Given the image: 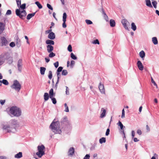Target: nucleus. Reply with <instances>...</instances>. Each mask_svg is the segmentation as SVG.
I'll return each mask as SVG.
<instances>
[{
	"label": "nucleus",
	"instance_id": "0e129e2a",
	"mask_svg": "<svg viewBox=\"0 0 159 159\" xmlns=\"http://www.w3.org/2000/svg\"><path fill=\"white\" fill-rule=\"evenodd\" d=\"M5 100H0V102L1 104L2 105H3L5 103Z\"/></svg>",
	"mask_w": 159,
	"mask_h": 159
},
{
	"label": "nucleus",
	"instance_id": "49530a36",
	"mask_svg": "<svg viewBox=\"0 0 159 159\" xmlns=\"http://www.w3.org/2000/svg\"><path fill=\"white\" fill-rule=\"evenodd\" d=\"M67 50L70 52H71L72 51V46L70 44L68 45L67 48Z\"/></svg>",
	"mask_w": 159,
	"mask_h": 159
},
{
	"label": "nucleus",
	"instance_id": "9b49d317",
	"mask_svg": "<svg viewBox=\"0 0 159 159\" xmlns=\"http://www.w3.org/2000/svg\"><path fill=\"white\" fill-rule=\"evenodd\" d=\"M98 88L100 91V92L102 93H105V90L104 86L103 84H102V83L100 82L99 83Z\"/></svg>",
	"mask_w": 159,
	"mask_h": 159
},
{
	"label": "nucleus",
	"instance_id": "5fc2aeb1",
	"mask_svg": "<svg viewBox=\"0 0 159 159\" xmlns=\"http://www.w3.org/2000/svg\"><path fill=\"white\" fill-rule=\"evenodd\" d=\"M10 46L11 47H14L15 46V44L14 42H11L10 43Z\"/></svg>",
	"mask_w": 159,
	"mask_h": 159
},
{
	"label": "nucleus",
	"instance_id": "6e6552de",
	"mask_svg": "<svg viewBox=\"0 0 159 159\" xmlns=\"http://www.w3.org/2000/svg\"><path fill=\"white\" fill-rule=\"evenodd\" d=\"M1 46H6L8 45V42L4 37H2L1 38Z\"/></svg>",
	"mask_w": 159,
	"mask_h": 159
},
{
	"label": "nucleus",
	"instance_id": "4be33fe9",
	"mask_svg": "<svg viewBox=\"0 0 159 159\" xmlns=\"http://www.w3.org/2000/svg\"><path fill=\"white\" fill-rule=\"evenodd\" d=\"M5 24L2 22H0V33H2L5 29Z\"/></svg>",
	"mask_w": 159,
	"mask_h": 159
},
{
	"label": "nucleus",
	"instance_id": "a211bd4d",
	"mask_svg": "<svg viewBox=\"0 0 159 159\" xmlns=\"http://www.w3.org/2000/svg\"><path fill=\"white\" fill-rule=\"evenodd\" d=\"M101 111L102 112L100 115V117L102 118L105 116L106 115V110L103 108H102L101 109Z\"/></svg>",
	"mask_w": 159,
	"mask_h": 159
},
{
	"label": "nucleus",
	"instance_id": "ea45409f",
	"mask_svg": "<svg viewBox=\"0 0 159 159\" xmlns=\"http://www.w3.org/2000/svg\"><path fill=\"white\" fill-rule=\"evenodd\" d=\"M63 69V68L62 67V66L59 67L58 68L56 72L60 73V72H61V71H62Z\"/></svg>",
	"mask_w": 159,
	"mask_h": 159
},
{
	"label": "nucleus",
	"instance_id": "473e14b6",
	"mask_svg": "<svg viewBox=\"0 0 159 159\" xmlns=\"http://www.w3.org/2000/svg\"><path fill=\"white\" fill-rule=\"evenodd\" d=\"M35 3L37 5L39 9H41L42 8V6L39 2L36 1L35 2Z\"/></svg>",
	"mask_w": 159,
	"mask_h": 159
},
{
	"label": "nucleus",
	"instance_id": "774afa93",
	"mask_svg": "<svg viewBox=\"0 0 159 159\" xmlns=\"http://www.w3.org/2000/svg\"><path fill=\"white\" fill-rule=\"evenodd\" d=\"M45 61L47 63L48 62L50 61V59L48 57H45Z\"/></svg>",
	"mask_w": 159,
	"mask_h": 159
},
{
	"label": "nucleus",
	"instance_id": "2f4dec72",
	"mask_svg": "<svg viewBox=\"0 0 159 159\" xmlns=\"http://www.w3.org/2000/svg\"><path fill=\"white\" fill-rule=\"evenodd\" d=\"M99 143L102 144L103 143H105L106 142V139L105 138L102 137L99 140Z\"/></svg>",
	"mask_w": 159,
	"mask_h": 159
},
{
	"label": "nucleus",
	"instance_id": "6ab92c4d",
	"mask_svg": "<svg viewBox=\"0 0 159 159\" xmlns=\"http://www.w3.org/2000/svg\"><path fill=\"white\" fill-rule=\"evenodd\" d=\"M75 153V148L73 147L70 148L68 152V155H73Z\"/></svg>",
	"mask_w": 159,
	"mask_h": 159
},
{
	"label": "nucleus",
	"instance_id": "2eb2a0df",
	"mask_svg": "<svg viewBox=\"0 0 159 159\" xmlns=\"http://www.w3.org/2000/svg\"><path fill=\"white\" fill-rule=\"evenodd\" d=\"M102 15L104 17L105 20L107 21H108V18L106 12H105L104 9L102 8Z\"/></svg>",
	"mask_w": 159,
	"mask_h": 159
},
{
	"label": "nucleus",
	"instance_id": "4d7b16f0",
	"mask_svg": "<svg viewBox=\"0 0 159 159\" xmlns=\"http://www.w3.org/2000/svg\"><path fill=\"white\" fill-rule=\"evenodd\" d=\"M11 14V10H7L6 13V15H10Z\"/></svg>",
	"mask_w": 159,
	"mask_h": 159
},
{
	"label": "nucleus",
	"instance_id": "a19ab883",
	"mask_svg": "<svg viewBox=\"0 0 159 159\" xmlns=\"http://www.w3.org/2000/svg\"><path fill=\"white\" fill-rule=\"evenodd\" d=\"M68 74L67 71L66 70H63L62 71V75H66Z\"/></svg>",
	"mask_w": 159,
	"mask_h": 159
},
{
	"label": "nucleus",
	"instance_id": "423d86ee",
	"mask_svg": "<svg viewBox=\"0 0 159 159\" xmlns=\"http://www.w3.org/2000/svg\"><path fill=\"white\" fill-rule=\"evenodd\" d=\"M11 87L17 92H19L21 88V85L18 81L15 80L14 81L13 84L11 86Z\"/></svg>",
	"mask_w": 159,
	"mask_h": 159
},
{
	"label": "nucleus",
	"instance_id": "37998d69",
	"mask_svg": "<svg viewBox=\"0 0 159 159\" xmlns=\"http://www.w3.org/2000/svg\"><path fill=\"white\" fill-rule=\"evenodd\" d=\"M65 107V111L66 112H68L69 111V109L66 103H65L64 104Z\"/></svg>",
	"mask_w": 159,
	"mask_h": 159
},
{
	"label": "nucleus",
	"instance_id": "f257e3e1",
	"mask_svg": "<svg viewBox=\"0 0 159 159\" xmlns=\"http://www.w3.org/2000/svg\"><path fill=\"white\" fill-rule=\"evenodd\" d=\"M49 128L55 134H60L62 131L68 134L71 129L69 121L66 116L61 119L60 123L58 120L54 119L51 123Z\"/></svg>",
	"mask_w": 159,
	"mask_h": 159
},
{
	"label": "nucleus",
	"instance_id": "f8f14e48",
	"mask_svg": "<svg viewBox=\"0 0 159 159\" xmlns=\"http://www.w3.org/2000/svg\"><path fill=\"white\" fill-rule=\"evenodd\" d=\"M6 54H7L8 57L6 59V60L8 61V63L9 64H11L13 62L12 57L10 56L9 53L8 52H6Z\"/></svg>",
	"mask_w": 159,
	"mask_h": 159
},
{
	"label": "nucleus",
	"instance_id": "79ce46f5",
	"mask_svg": "<svg viewBox=\"0 0 159 159\" xmlns=\"http://www.w3.org/2000/svg\"><path fill=\"white\" fill-rule=\"evenodd\" d=\"M92 43L93 44H99V42L98 41V39H96L94 40L92 42Z\"/></svg>",
	"mask_w": 159,
	"mask_h": 159
},
{
	"label": "nucleus",
	"instance_id": "13d9d810",
	"mask_svg": "<svg viewBox=\"0 0 159 159\" xmlns=\"http://www.w3.org/2000/svg\"><path fill=\"white\" fill-rule=\"evenodd\" d=\"M110 131V129L109 128H107V129L105 134L106 136H108L109 135Z\"/></svg>",
	"mask_w": 159,
	"mask_h": 159
},
{
	"label": "nucleus",
	"instance_id": "f704fd0d",
	"mask_svg": "<svg viewBox=\"0 0 159 159\" xmlns=\"http://www.w3.org/2000/svg\"><path fill=\"white\" fill-rule=\"evenodd\" d=\"M16 46L18 48L20 47L21 46V43L20 39L18 38L16 39Z\"/></svg>",
	"mask_w": 159,
	"mask_h": 159
},
{
	"label": "nucleus",
	"instance_id": "8fccbe9b",
	"mask_svg": "<svg viewBox=\"0 0 159 159\" xmlns=\"http://www.w3.org/2000/svg\"><path fill=\"white\" fill-rule=\"evenodd\" d=\"M47 7L49 9H50L51 10H53V7H52L51 6V5L50 4L48 3H47Z\"/></svg>",
	"mask_w": 159,
	"mask_h": 159
},
{
	"label": "nucleus",
	"instance_id": "4468645a",
	"mask_svg": "<svg viewBox=\"0 0 159 159\" xmlns=\"http://www.w3.org/2000/svg\"><path fill=\"white\" fill-rule=\"evenodd\" d=\"M129 23V22L127 21V20L125 19H124L122 20L121 23H122L124 27L127 30H129V28L127 27V23Z\"/></svg>",
	"mask_w": 159,
	"mask_h": 159
},
{
	"label": "nucleus",
	"instance_id": "338daca9",
	"mask_svg": "<svg viewBox=\"0 0 159 159\" xmlns=\"http://www.w3.org/2000/svg\"><path fill=\"white\" fill-rule=\"evenodd\" d=\"M135 136V132L134 130H132V138H134V137Z\"/></svg>",
	"mask_w": 159,
	"mask_h": 159
},
{
	"label": "nucleus",
	"instance_id": "e433bc0d",
	"mask_svg": "<svg viewBox=\"0 0 159 159\" xmlns=\"http://www.w3.org/2000/svg\"><path fill=\"white\" fill-rule=\"evenodd\" d=\"M49 53H50L48 55V57H49L52 58L55 56L56 55L55 54L52 52Z\"/></svg>",
	"mask_w": 159,
	"mask_h": 159
},
{
	"label": "nucleus",
	"instance_id": "dca6fc26",
	"mask_svg": "<svg viewBox=\"0 0 159 159\" xmlns=\"http://www.w3.org/2000/svg\"><path fill=\"white\" fill-rule=\"evenodd\" d=\"M48 38L51 40H53L55 38V35L53 32H51L49 34Z\"/></svg>",
	"mask_w": 159,
	"mask_h": 159
},
{
	"label": "nucleus",
	"instance_id": "bf43d9fd",
	"mask_svg": "<svg viewBox=\"0 0 159 159\" xmlns=\"http://www.w3.org/2000/svg\"><path fill=\"white\" fill-rule=\"evenodd\" d=\"M75 61H74L73 60H72L71 61V63H70V66H71V67L72 68L73 67V66L75 65Z\"/></svg>",
	"mask_w": 159,
	"mask_h": 159
},
{
	"label": "nucleus",
	"instance_id": "f03ea898",
	"mask_svg": "<svg viewBox=\"0 0 159 159\" xmlns=\"http://www.w3.org/2000/svg\"><path fill=\"white\" fill-rule=\"evenodd\" d=\"M26 4L24 3L17 6L19 8L16 9L15 11L16 15L22 20L25 19L27 15L26 12L25 10L26 8Z\"/></svg>",
	"mask_w": 159,
	"mask_h": 159
},
{
	"label": "nucleus",
	"instance_id": "39448f33",
	"mask_svg": "<svg viewBox=\"0 0 159 159\" xmlns=\"http://www.w3.org/2000/svg\"><path fill=\"white\" fill-rule=\"evenodd\" d=\"M38 152L36 153V154L38 156L39 158L41 157L45 154L44 149L45 147L43 145L38 146Z\"/></svg>",
	"mask_w": 159,
	"mask_h": 159
},
{
	"label": "nucleus",
	"instance_id": "aec40b11",
	"mask_svg": "<svg viewBox=\"0 0 159 159\" xmlns=\"http://www.w3.org/2000/svg\"><path fill=\"white\" fill-rule=\"evenodd\" d=\"M47 50L48 52H50L53 50L54 48L53 46L51 45H47L46 46Z\"/></svg>",
	"mask_w": 159,
	"mask_h": 159
},
{
	"label": "nucleus",
	"instance_id": "bb28decb",
	"mask_svg": "<svg viewBox=\"0 0 159 159\" xmlns=\"http://www.w3.org/2000/svg\"><path fill=\"white\" fill-rule=\"evenodd\" d=\"M22 157V152H19L15 155V157L17 158H20Z\"/></svg>",
	"mask_w": 159,
	"mask_h": 159
},
{
	"label": "nucleus",
	"instance_id": "a18cd8bd",
	"mask_svg": "<svg viewBox=\"0 0 159 159\" xmlns=\"http://www.w3.org/2000/svg\"><path fill=\"white\" fill-rule=\"evenodd\" d=\"M52 101V103L54 104H55L57 103V101L56 99L55 98H50Z\"/></svg>",
	"mask_w": 159,
	"mask_h": 159
},
{
	"label": "nucleus",
	"instance_id": "c03bdc74",
	"mask_svg": "<svg viewBox=\"0 0 159 159\" xmlns=\"http://www.w3.org/2000/svg\"><path fill=\"white\" fill-rule=\"evenodd\" d=\"M85 22L87 25H91L93 24L92 22L89 20H86Z\"/></svg>",
	"mask_w": 159,
	"mask_h": 159
},
{
	"label": "nucleus",
	"instance_id": "052dcab7",
	"mask_svg": "<svg viewBox=\"0 0 159 159\" xmlns=\"http://www.w3.org/2000/svg\"><path fill=\"white\" fill-rule=\"evenodd\" d=\"M17 6L20 4L21 3V0H16Z\"/></svg>",
	"mask_w": 159,
	"mask_h": 159
},
{
	"label": "nucleus",
	"instance_id": "b1692460",
	"mask_svg": "<svg viewBox=\"0 0 159 159\" xmlns=\"http://www.w3.org/2000/svg\"><path fill=\"white\" fill-rule=\"evenodd\" d=\"M36 12H35L34 13L28 14L27 16L26 19L28 20H30L32 17H33L35 15V14L36 13Z\"/></svg>",
	"mask_w": 159,
	"mask_h": 159
},
{
	"label": "nucleus",
	"instance_id": "c85d7f7f",
	"mask_svg": "<svg viewBox=\"0 0 159 159\" xmlns=\"http://www.w3.org/2000/svg\"><path fill=\"white\" fill-rule=\"evenodd\" d=\"M110 26L111 27H114L115 26L116 23L115 20L112 19H111L110 21Z\"/></svg>",
	"mask_w": 159,
	"mask_h": 159
},
{
	"label": "nucleus",
	"instance_id": "f3484780",
	"mask_svg": "<svg viewBox=\"0 0 159 159\" xmlns=\"http://www.w3.org/2000/svg\"><path fill=\"white\" fill-rule=\"evenodd\" d=\"M49 98H54L55 96V93H54L53 89L52 88L49 91Z\"/></svg>",
	"mask_w": 159,
	"mask_h": 159
},
{
	"label": "nucleus",
	"instance_id": "a878e982",
	"mask_svg": "<svg viewBox=\"0 0 159 159\" xmlns=\"http://www.w3.org/2000/svg\"><path fill=\"white\" fill-rule=\"evenodd\" d=\"M46 68L43 67H40V72L42 75H44L45 74Z\"/></svg>",
	"mask_w": 159,
	"mask_h": 159
},
{
	"label": "nucleus",
	"instance_id": "7c9ffc66",
	"mask_svg": "<svg viewBox=\"0 0 159 159\" xmlns=\"http://www.w3.org/2000/svg\"><path fill=\"white\" fill-rule=\"evenodd\" d=\"M43 96L45 101H47L49 98V95L47 93H45Z\"/></svg>",
	"mask_w": 159,
	"mask_h": 159
},
{
	"label": "nucleus",
	"instance_id": "c9c22d12",
	"mask_svg": "<svg viewBox=\"0 0 159 159\" xmlns=\"http://www.w3.org/2000/svg\"><path fill=\"white\" fill-rule=\"evenodd\" d=\"M70 57L73 60H76L77 59V57L73 53H71L70 54Z\"/></svg>",
	"mask_w": 159,
	"mask_h": 159
},
{
	"label": "nucleus",
	"instance_id": "6e6d98bb",
	"mask_svg": "<svg viewBox=\"0 0 159 159\" xmlns=\"http://www.w3.org/2000/svg\"><path fill=\"white\" fill-rule=\"evenodd\" d=\"M54 65L55 68H57L59 66V62L57 61L54 63Z\"/></svg>",
	"mask_w": 159,
	"mask_h": 159
},
{
	"label": "nucleus",
	"instance_id": "20e7f679",
	"mask_svg": "<svg viewBox=\"0 0 159 159\" xmlns=\"http://www.w3.org/2000/svg\"><path fill=\"white\" fill-rule=\"evenodd\" d=\"M9 111L11 114L15 116L19 117L21 115L20 109L15 106L11 107Z\"/></svg>",
	"mask_w": 159,
	"mask_h": 159
},
{
	"label": "nucleus",
	"instance_id": "72a5a7b5",
	"mask_svg": "<svg viewBox=\"0 0 159 159\" xmlns=\"http://www.w3.org/2000/svg\"><path fill=\"white\" fill-rule=\"evenodd\" d=\"M131 28L134 30L135 31L136 30V26L135 23L134 22L132 23L131 24Z\"/></svg>",
	"mask_w": 159,
	"mask_h": 159
},
{
	"label": "nucleus",
	"instance_id": "412c9836",
	"mask_svg": "<svg viewBox=\"0 0 159 159\" xmlns=\"http://www.w3.org/2000/svg\"><path fill=\"white\" fill-rule=\"evenodd\" d=\"M54 43V42L52 40L48 39L46 41V43L48 45H53Z\"/></svg>",
	"mask_w": 159,
	"mask_h": 159
},
{
	"label": "nucleus",
	"instance_id": "3c124183",
	"mask_svg": "<svg viewBox=\"0 0 159 159\" xmlns=\"http://www.w3.org/2000/svg\"><path fill=\"white\" fill-rule=\"evenodd\" d=\"M156 158H158V155L156 153L154 154V156L152 157L151 159H156Z\"/></svg>",
	"mask_w": 159,
	"mask_h": 159
},
{
	"label": "nucleus",
	"instance_id": "0eeeda50",
	"mask_svg": "<svg viewBox=\"0 0 159 159\" xmlns=\"http://www.w3.org/2000/svg\"><path fill=\"white\" fill-rule=\"evenodd\" d=\"M8 57V55L7 54H6V52L0 55V66L5 62Z\"/></svg>",
	"mask_w": 159,
	"mask_h": 159
},
{
	"label": "nucleus",
	"instance_id": "603ef678",
	"mask_svg": "<svg viewBox=\"0 0 159 159\" xmlns=\"http://www.w3.org/2000/svg\"><path fill=\"white\" fill-rule=\"evenodd\" d=\"M125 117V111L124 109H123L122 110V115H121V118H123Z\"/></svg>",
	"mask_w": 159,
	"mask_h": 159
},
{
	"label": "nucleus",
	"instance_id": "e2e57ef3",
	"mask_svg": "<svg viewBox=\"0 0 159 159\" xmlns=\"http://www.w3.org/2000/svg\"><path fill=\"white\" fill-rule=\"evenodd\" d=\"M56 73H57V80H58L59 81V80L60 78V76H61V75L60 73H59L56 72Z\"/></svg>",
	"mask_w": 159,
	"mask_h": 159
},
{
	"label": "nucleus",
	"instance_id": "58836bf2",
	"mask_svg": "<svg viewBox=\"0 0 159 159\" xmlns=\"http://www.w3.org/2000/svg\"><path fill=\"white\" fill-rule=\"evenodd\" d=\"M52 76V72L50 70L49 71L48 75V77L49 79L50 80L51 79Z\"/></svg>",
	"mask_w": 159,
	"mask_h": 159
},
{
	"label": "nucleus",
	"instance_id": "680f3d73",
	"mask_svg": "<svg viewBox=\"0 0 159 159\" xmlns=\"http://www.w3.org/2000/svg\"><path fill=\"white\" fill-rule=\"evenodd\" d=\"M151 82H152V83L153 84L154 86H156L157 87V84L155 83V82L154 81V80L153 78L152 77H151Z\"/></svg>",
	"mask_w": 159,
	"mask_h": 159
},
{
	"label": "nucleus",
	"instance_id": "cd10ccee",
	"mask_svg": "<svg viewBox=\"0 0 159 159\" xmlns=\"http://www.w3.org/2000/svg\"><path fill=\"white\" fill-rule=\"evenodd\" d=\"M117 124L118 126H119L120 127V129L121 130H122L124 129V128H125V126H124L121 123L120 121H119L118 123H117Z\"/></svg>",
	"mask_w": 159,
	"mask_h": 159
},
{
	"label": "nucleus",
	"instance_id": "c756f323",
	"mask_svg": "<svg viewBox=\"0 0 159 159\" xmlns=\"http://www.w3.org/2000/svg\"><path fill=\"white\" fill-rule=\"evenodd\" d=\"M152 41L154 45H156L158 44V40L157 38L156 37H153L152 38Z\"/></svg>",
	"mask_w": 159,
	"mask_h": 159
},
{
	"label": "nucleus",
	"instance_id": "de8ad7c7",
	"mask_svg": "<svg viewBox=\"0 0 159 159\" xmlns=\"http://www.w3.org/2000/svg\"><path fill=\"white\" fill-rule=\"evenodd\" d=\"M2 81L3 84L5 85H8L9 84L8 81L6 80L3 79Z\"/></svg>",
	"mask_w": 159,
	"mask_h": 159
},
{
	"label": "nucleus",
	"instance_id": "393cba45",
	"mask_svg": "<svg viewBox=\"0 0 159 159\" xmlns=\"http://www.w3.org/2000/svg\"><path fill=\"white\" fill-rule=\"evenodd\" d=\"M139 55L140 57L143 59H144V58L145 56V54L144 52L142 50L139 53Z\"/></svg>",
	"mask_w": 159,
	"mask_h": 159
},
{
	"label": "nucleus",
	"instance_id": "9d476101",
	"mask_svg": "<svg viewBox=\"0 0 159 159\" xmlns=\"http://www.w3.org/2000/svg\"><path fill=\"white\" fill-rule=\"evenodd\" d=\"M66 12H64L63 14L62 17V21H63V23L62 24V27L63 28H65L66 27Z\"/></svg>",
	"mask_w": 159,
	"mask_h": 159
},
{
	"label": "nucleus",
	"instance_id": "69168bd1",
	"mask_svg": "<svg viewBox=\"0 0 159 159\" xmlns=\"http://www.w3.org/2000/svg\"><path fill=\"white\" fill-rule=\"evenodd\" d=\"M137 133L139 135H140L142 134V131L141 130L139 129L137 131Z\"/></svg>",
	"mask_w": 159,
	"mask_h": 159
},
{
	"label": "nucleus",
	"instance_id": "864d4df0",
	"mask_svg": "<svg viewBox=\"0 0 159 159\" xmlns=\"http://www.w3.org/2000/svg\"><path fill=\"white\" fill-rule=\"evenodd\" d=\"M90 156L89 154H86L83 159H89Z\"/></svg>",
	"mask_w": 159,
	"mask_h": 159
},
{
	"label": "nucleus",
	"instance_id": "4c0bfd02",
	"mask_svg": "<svg viewBox=\"0 0 159 159\" xmlns=\"http://www.w3.org/2000/svg\"><path fill=\"white\" fill-rule=\"evenodd\" d=\"M152 4L155 8H157V2L156 1H153L152 2Z\"/></svg>",
	"mask_w": 159,
	"mask_h": 159
},
{
	"label": "nucleus",
	"instance_id": "09e8293b",
	"mask_svg": "<svg viewBox=\"0 0 159 159\" xmlns=\"http://www.w3.org/2000/svg\"><path fill=\"white\" fill-rule=\"evenodd\" d=\"M66 93L67 95H69L70 94L69 92V89L67 86H66Z\"/></svg>",
	"mask_w": 159,
	"mask_h": 159
},
{
	"label": "nucleus",
	"instance_id": "5701e85b",
	"mask_svg": "<svg viewBox=\"0 0 159 159\" xmlns=\"http://www.w3.org/2000/svg\"><path fill=\"white\" fill-rule=\"evenodd\" d=\"M145 2L147 6L151 8L153 7L150 0H145Z\"/></svg>",
	"mask_w": 159,
	"mask_h": 159
},
{
	"label": "nucleus",
	"instance_id": "ddd939ff",
	"mask_svg": "<svg viewBox=\"0 0 159 159\" xmlns=\"http://www.w3.org/2000/svg\"><path fill=\"white\" fill-rule=\"evenodd\" d=\"M137 65L138 69L140 70H143L144 68V66L140 61H138L137 63Z\"/></svg>",
	"mask_w": 159,
	"mask_h": 159
},
{
	"label": "nucleus",
	"instance_id": "1a4fd4ad",
	"mask_svg": "<svg viewBox=\"0 0 159 159\" xmlns=\"http://www.w3.org/2000/svg\"><path fill=\"white\" fill-rule=\"evenodd\" d=\"M22 59L19 60L17 63L18 70L19 72H21L22 70Z\"/></svg>",
	"mask_w": 159,
	"mask_h": 159
},
{
	"label": "nucleus",
	"instance_id": "7ed1b4c3",
	"mask_svg": "<svg viewBox=\"0 0 159 159\" xmlns=\"http://www.w3.org/2000/svg\"><path fill=\"white\" fill-rule=\"evenodd\" d=\"M19 127V124L17 120L15 119H12L9 121V125H7L5 129L8 130L9 128H10L11 129V131L14 130L15 131H16Z\"/></svg>",
	"mask_w": 159,
	"mask_h": 159
}]
</instances>
